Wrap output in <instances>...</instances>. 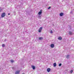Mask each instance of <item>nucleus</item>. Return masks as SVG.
Instances as JSON below:
<instances>
[{"label":"nucleus","mask_w":74,"mask_h":74,"mask_svg":"<svg viewBox=\"0 0 74 74\" xmlns=\"http://www.w3.org/2000/svg\"><path fill=\"white\" fill-rule=\"evenodd\" d=\"M42 27H40L39 29L38 32H39V33H41V30H42Z\"/></svg>","instance_id":"f257e3e1"},{"label":"nucleus","mask_w":74,"mask_h":74,"mask_svg":"<svg viewBox=\"0 0 74 74\" xmlns=\"http://www.w3.org/2000/svg\"><path fill=\"white\" fill-rule=\"evenodd\" d=\"M5 16V13H3L1 15V17H2V18H3V17Z\"/></svg>","instance_id":"f03ea898"},{"label":"nucleus","mask_w":74,"mask_h":74,"mask_svg":"<svg viewBox=\"0 0 74 74\" xmlns=\"http://www.w3.org/2000/svg\"><path fill=\"white\" fill-rule=\"evenodd\" d=\"M19 73H20V71H18L16 72L15 74H19Z\"/></svg>","instance_id":"7ed1b4c3"},{"label":"nucleus","mask_w":74,"mask_h":74,"mask_svg":"<svg viewBox=\"0 0 74 74\" xmlns=\"http://www.w3.org/2000/svg\"><path fill=\"white\" fill-rule=\"evenodd\" d=\"M58 40H62V39H63V38H62V37L61 36H60L58 38Z\"/></svg>","instance_id":"20e7f679"},{"label":"nucleus","mask_w":74,"mask_h":74,"mask_svg":"<svg viewBox=\"0 0 74 74\" xmlns=\"http://www.w3.org/2000/svg\"><path fill=\"white\" fill-rule=\"evenodd\" d=\"M69 34L70 35H73V33L72 32H69Z\"/></svg>","instance_id":"39448f33"},{"label":"nucleus","mask_w":74,"mask_h":74,"mask_svg":"<svg viewBox=\"0 0 74 74\" xmlns=\"http://www.w3.org/2000/svg\"><path fill=\"white\" fill-rule=\"evenodd\" d=\"M41 14H42V10H40V12H39L38 14V15H41Z\"/></svg>","instance_id":"423d86ee"},{"label":"nucleus","mask_w":74,"mask_h":74,"mask_svg":"<svg viewBox=\"0 0 74 74\" xmlns=\"http://www.w3.org/2000/svg\"><path fill=\"white\" fill-rule=\"evenodd\" d=\"M64 14H63V13H61L60 14V16H63Z\"/></svg>","instance_id":"0eeeda50"},{"label":"nucleus","mask_w":74,"mask_h":74,"mask_svg":"<svg viewBox=\"0 0 74 74\" xmlns=\"http://www.w3.org/2000/svg\"><path fill=\"white\" fill-rule=\"evenodd\" d=\"M51 48H53V47H54V45H53V44H51Z\"/></svg>","instance_id":"6e6552de"},{"label":"nucleus","mask_w":74,"mask_h":74,"mask_svg":"<svg viewBox=\"0 0 74 74\" xmlns=\"http://www.w3.org/2000/svg\"><path fill=\"white\" fill-rule=\"evenodd\" d=\"M50 70H51V69L50 68H48L47 69V72H49V71H50Z\"/></svg>","instance_id":"1a4fd4ad"},{"label":"nucleus","mask_w":74,"mask_h":74,"mask_svg":"<svg viewBox=\"0 0 74 74\" xmlns=\"http://www.w3.org/2000/svg\"><path fill=\"white\" fill-rule=\"evenodd\" d=\"M39 39L40 40H43V38H42V37H40L39 38Z\"/></svg>","instance_id":"9d476101"},{"label":"nucleus","mask_w":74,"mask_h":74,"mask_svg":"<svg viewBox=\"0 0 74 74\" xmlns=\"http://www.w3.org/2000/svg\"><path fill=\"white\" fill-rule=\"evenodd\" d=\"M53 65L54 67H56V63L55 62L53 64Z\"/></svg>","instance_id":"9b49d317"},{"label":"nucleus","mask_w":74,"mask_h":74,"mask_svg":"<svg viewBox=\"0 0 74 74\" xmlns=\"http://www.w3.org/2000/svg\"><path fill=\"white\" fill-rule=\"evenodd\" d=\"M66 58L68 59H69V58H70V56L69 55H68L66 56Z\"/></svg>","instance_id":"f8f14e48"},{"label":"nucleus","mask_w":74,"mask_h":74,"mask_svg":"<svg viewBox=\"0 0 74 74\" xmlns=\"http://www.w3.org/2000/svg\"><path fill=\"white\" fill-rule=\"evenodd\" d=\"M32 67L33 68V70H34V69H35V66H32Z\"/></svg>","instance_id":"ddd939ff"},{"label":"nucleus","mask_w":74,"mask_h":74,"mask_svg":"<svg viewBox=\"0 0 74 74\" xmlns=\"http://www.w3.org/2000/svg\"><path fill=\"white\" fill-rule=\"evenodd\" d=\"M38 18H39V19H41V16H40V15H39L38 16Z\"/></svg>","instance_id":"4468645a"},{"label":"nucleus","mask_w":74,"mask_h":74,"mask_svg":"<svg viewBox=\"0 0 74 74\" xmlns=\"http://www.w3.org/2000/svg\"><path fill=\"white\" fill-rule=\"evenodd\" d=\"M2 47H5V45H4V44H3L2 45Z\"/></svg>","instance_id":"2eb2a0df"},{"label":"nucleus","mask_w":74,"mask_h":74,"mask_svg":"<svg viewBox=\"0 0 74 74\" xmlns=\"http://www.w3.org/2000/svg\"><path fill=\"white\" fill-rule=\"evenodd\" d=\"M10 61L12 63H13V62H14V61L12 60H10Z\"/></svg>","instance_id":"dca6fc26"},{"label":"nucleus","mask_w":74,"mask_h":74,"mask_svg":"<svg viewBox=\"0 0 74 74\" xmlns=\"http://www.w3.org/2000/svg\"><path fill=\"white\" fill-rule=\"evenodd\" d=\"M73 70H71V73H73Z\"/></svg>","instance_id":"f3484780"},{"label":"nucleus","mask_w":74,"mask_h":74,"mask_svg":"<svg viewBox=\"0 0 74 74\" xmlns=\"http://www.w3.org/2000/svg\"><path fill=\"white\" fill-rule=\"evenodd\" d=\"M51 8V7L50 6L49 7V8H48V9L49 10V9H50V8Z\"/></svg>","instance_id":"a211bd4d"},{"label":"nucleus","mask_w":74,"mask_h":74,"mask_svg":"<svg viewBox=\"0 0 74 74\" xmlns=\"http://www.w3.org/2000/svg\"><path fill=\"white\" fill-rule=\"evenodd\" d=\"M59 66H62V64H61V63L60 64Z\"/></svg>","instance_id":"6ab92c4d"},{"label":"nucleus","mask_w":74,"mask_h":74,"mask_svg":"<svg viewBox=\"0 0 74 74\" xmlns=\"http://www.w3.org/2000/svg\"><path fill=\"white\" fill-rule=\"evenodd\" d=\"M51 34H52V33H53V32H52V30H51Z\"/></svg>","instance_id":"aec40b11"},{"label":"nucleus","mask_w":74,"mask_h":74,"mask_svg":"<svg viewBox=\"0 0 74 74\" xmlns=\"http://www.w3.org/2000/svg\"><path fill=\"white\" fill-rule=\"evenodd\" d=\"M72 13H73V12H72V11H71V14H72Z\"/></svg>","instance_id":"412c9836"},{"label":"nucleus","mask_w":74,"mask_h":74,"mask_svg":"<svg viewBox=\"0 0 74 74\" xmlns=\"http://www.w3.org/2000/svg\"><path fill=\"white\" fill-rule=\"evenodd\" d=\"M14 14H15V15H16V13L15 12Z\"/></svg>","instance_id":"4be33fe9"},{"label":"nucleus","mask_w":74,"mask_h":74,"mask_svg":"<svg viewBox=\"0 0 74 74\" xmlns=\"http://www.w3.org/2000/svg\"><path fill=\"white\" fill-rule=\"evenodd\" d=\"M8 15H10V13H9V14H8Z\"/></svg>","instance_id":"5701e85b"},{"label":"nucleus","mask_w":74,"mask_h":74,"mask_svg":"<svg viewBox=\"0 0 74 74\" xmlns=\"http://www.w3.org/2000/svg\"><path fill=\"white\" fill-rule=\"evenodd\" d=\"M0 12H1V11H0Z\"/></svg>","instance_id":"b1692460"}]
</instances>
